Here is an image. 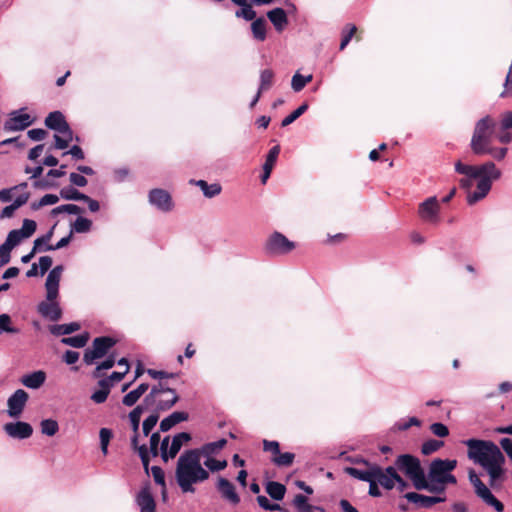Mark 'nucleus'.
Here are the masks:
<instances>
[{
    "label": "nucleus",
    "mask_w": 512,
    "mask_h": 512,
    "mask_svg": "<svg viewBox=\"0 0 512 512\" xmlns=\"http://www.w3.org/2000/svg\"><path fill=\"white\" fill-rule=\"evenodd\" d=\"M457 467L456 459H434L429 465L428 476L430 480L438 483L456 484L457 480L451 472Z\"/></svg>",
    "instance_id": "obj_7"
},
{
    "label": "nucleus",
    "mask_w": 512,
    "mask_h": 512,
    "mask_svg": "<svg viewBox=\"0 0 512 512\" xmlns=\"http://www.w3.org/2000/svg\"><path fill=\"white\" fill-rule=\"evenodd\" d=\"M3 431L13 439H28L33 434L32 426L23 421L8 422L3 425Z\"/></svg>",
    "instance_id": "obj_15"
},
{
    "label": "nucleus",
    "mask_w": 512,
    "mask_h": 512,
    "mask_svg": "<svg viewBox=\"0 0 512 512\" xmlns=\"http://www.w3.org/2000/svg\"><path fill=\"white\" fill-rule=\"evenodd\" d=\"M80 329V324L77 322H72L69 324H60L53 325L50 327V332L55 336L68 335L72 332L78 331Z\"/></svg>",
    "instance_id": "obj_32"
},
{
    "label": "nucleus",
    "mask_w": 512,
    "mask_h": 512,
    "mask_svg": "<svg viewBox=\"0 0 512 512\" xmlns=\"http://www.w3.org/2000/svg\"><path fill=\"white\" fill-rule=\"evenodd\" d=\"M148 388V384H140L136 389L130 391L123 397L122 403L127 407L133 406L140 399V397L148 390Z\"/></svg>",
    "instance_id": "obj_29"
},
{
    "label": "nucleus",
    "mask_w": 512,
    "mask_h": 512,
    "mask_svg": "<svg viewBox=\"0 0 512 512\" xmlns=\"http://www.w3.org/2000/svg\"><path fill=\"white\" fill-rule=\"evenodd\" d=\"M67 124L64 115L60 111L49 113L45 119V125L56 132L60 131Z\"/></svg>",
    "instance_id": "obj_25"
},
{
    "label": "nucleus",
    "mask_w": 512,
    "mask_h": 512,
    "mask_svg": "<svg viewBox=\"0 0 512 512\" xmlns=\"http://www.w3.org/2000/svg\"><path fill=\"white\" fill-rule=\"evenodd\" d=\"M160 434L153 433L150 437V452L155 457L159 454L158 445L160 443Z\"/></svg>",
    "instance_id": "obj_61"
},
{
    "label": "nucleus",
    "mask_w": 512,
    "mask_h": 512,
    "mask_svg": "<svg viewBox=\"0 0 512 512\" xmlns=\"http://www.w3.org/2000/svg\"><path fill=\"white\" fill-rule=\"evenodd\" d=\"M266 492L269 494L271 498L274 500H282L286 493V487L276 481H269L266 484Z\"/></svg>",
    "instance_id": "obj_31"
},
{
    "label": "nucleus",
    "mask_w": 512,
    "mask_h": 512,
    "mask_svg": "<svg viewBox=\"0 0 512 512\" xmlns=\"http://www.w3.org/2000/svg\"><path fill=\"white\" fill-rule=\"evenodd\" d=\"M457 173L464 175L459 183L467 191V203L474 205L487 196L492 182L501 177V171L496 165L488 161L482 165H468L461 161L455 163Z\"/></svg>",
    "instance_id": "obj_2"
},
{
    "label": "nucleus",
    "mask_w": 512,
    "mask_h": 512,
    "mask_svg": "<svg viewBox=\"0 0 512 512\" xmlns=\"http://www.w3.org/2000/svg\"><path fill=\"white\" fill-rule=\"evenodd\" d=\"M306 84L302 79V75L299 73H295L291 80V87L295 92H300Z\"/></svg>",
    "instance_id": "obj_60"
},
{
    "label": "nucleus",
    "mask_w": 512,
    "mask_h": 512,
    "mask_svg": "<svg viewBox=\"0 0 512 512\" xmlns=\"http://www.w3.org/2000/svg\"><path fill=\"white\" fill-rule=\"evenodd\" d=\"M89 336L87 333L76 335L72 337H66L61 340V342L65 345H69L75 348H82L88 342Z\"/></svg>",
    "instance_id": "obj_38"
},
{
    "label": "nucleus",
    "mask_w": 512,
    "mask_h": 512,
    "mask_svg": "<svg viewBox=\"0 0 512 512\" xmlns=\"http://www.w3.org/2000/svg\"><path fill=\"white\" fill-rule=\"evenodd\" d=\"M191 436L189 433L181 432L176 434L171 441V444L169 446V452L168 455H170V459L174 458L178 452L180 451L183 444L190 441Z\"/></svg>",
    "instance_id": "obj_27"
},
{
    "label": "nucleus",
    "mask_w": 512,
    "mask_h": 512,
    "mask_svg": "<svg viewBox=\"0 0 512 512\" xmlns=\"http://www.w3.org/2000/svg\"><path fill=\"white\" fill-rule=\"evenodd\" d=\"M101 451L104 455L108 453V445L112 438V431L108 428H101L99 432Z\"/></svg>",
    "instance_id": "obj_46"
},
{
    "label": "nucleus",
    "mask_w": 512,
    "mask_h": 512,
    "mask_svg": "<svg viewBox=\"0 0 512 512\" xmlns=\"http://www.w3.org/2000/svg\"><path fill=\"white\" fill-rule=\"evenodd\" d=\"M195 184L202 190L203 194L208 198H212L221 192V186L217 183L208 184L204 180H198L195 182Z\"/></svg>",
    "instance_id": "obj_34"
},
{
    "label": "nucleus",
    "mask_w": 512,
    "mask_h": 512,
    "mask_svg": "<svg viewBox=\"0 0 512 512\" xmlns=\"http://www.w3.org/2000/svg\"><path fill=\"white\" fill-rule=\"evenodd\" d=\"M13 249L4 242L0 245V266H4L9 263L11 259V251Z\"/></svg>",
    "instance_id": "obj_57"
},
{
    "label": "nucleus",
    "mask_w": 512,
    "mask_h": 512,
    "mask_svg": "<svg viewBox=\"0 0 512 512\" xmlns=\"http://www.w3.org/2000/svg\"><path fill=\"white\" fill-rule=\"evenodd\" d=\"M27 135L33 141H41L46 137L47 132L44 129L37 128L29 130Z\"/></svg>",
    "instance_id": "obj_62"
},
{
    "label": "nucleus",
    "mask_w": 512,
    "mask_h": 512,
    "mask_svg": "<svg viewBox=\"0 0 512 512\" xmlns=\"http://www.w3.org/2000/svg\"><path fill=\"white\" fill-rule=\"evenodd\" d=\"M257 502L261 508L268 511H278L281 510L279 504H273L269 501V499L263 495H259L257 497Z\"/></svg>",
    "instance_id": "obj_54"
},
{
    "label": "nucleus",
    "mask_w": 512,
    "mask_h": 512,
    "mask_svg": "<svg viewBox=\"0 0 512 512\" xmlns=\"http://www.w3.org/2000/svg\"><path fill=\"white\" fill-rule=\"evenodd\" d=\"M52 258L50 256H42L39 258V267L41 275H44L52 266Z\"/></svg>",
    "instance_id": "obj_63"
},
{
    "label": "nucleus",
    "mask_w": 512,
    "mask_h": 512,
    "mask_svg": "<svg viewBox=\"0 0 512 512\" xmlns=\"http://www.w3.org/2000/svg\"><path fill=\"white\" fill-rule=\"evenodd\" d=\"M177 401L178 396L175 390L166 388L162 384L154 386L144 399L147 406L161 411L170 409Z\"/></svg>",
    "instance_id": "obj_6"
},
{
    "label": "nucleus",
    "mask_w": 512,
    "mask_h": 512,
    "mask_svg": "<svg viewBox=\"0 0 512 512\" xmlns=\"http://www.w3.org/2000/svg\"><path fill=\"white\" fill-rule=\"evenodd\" d=\"M294 243L288 240L283 234L275 232L267 240L265 250L271 255L286 254L293 250Z\"/></svg>",
    "instance_id": "obj_13"
},
{
    "label": "nucleus",
    "mask_w": 512,
    "mask_h": 512,
    "mask_svg": "<svg viewBox=\"0 0 512 512\" xmlns=\"http://www.w3.org/2000/svg\"><path fill=\"white\" fill-rule=\"evenodd\" d=\"M33 123L31 116L18 111L12 112L11 117L4 123L6 131H21Z\"/></svg>",
    "instance_id": "obj_18"
},
{
    "label": "nucleus",
    "mask_w": 512,
    "mask_h": 512,
    "mask_svg": "<svg viewBox=\"0 0 512 512\" xmlns=\"http://www.w3.org/2000/svg\"><path fill=\"white\" fill-rule=\"evenodd\" d=\"M1 332H7V333H18L19 330L11 326V318L8 314H1L0 315V333Z\"/></svg>",
    "instance_id": "obj_51"
},
{
    "label": "nucleus",
    "mask_w": 512,
    "mask_h": 512,
    "mask_svg": "<svg viewBox=\"0 0 512 512\" xmlns=\"http://www.w3.org/2000/svg\"><path fill=\"white\" fill-rule=\"evenodd\" d=\"M158 422V415L152 414L149 417H147L142 425L143 433L145 436H148L149 433L152 431V429L155 427V425Z\"/></svg>",
    "instance_id": "obj_56"
},
{
    "label": "nucleus",
    "mask_w": 512,
    "mask_h": 512,
    "mask_svg": "<svg viewBox=\"0 0 512 512\" xmlns=\"http://www.w3.org/2000/svg\"><path fill=\"white\" fill-rule=\"evenodd\" d=\"M216 488L221 494L222 498L227 500L231 505H238L240 503V496L236 492V488L228 479L219 477L216 483Z\"/></svg>",
    "instance_id": "obj_17"
},
{
    "label": "nucleus",
    "mask_w": 512,
    "mask_h": 512,
    "mask_svg": "<svg viewBox=\"0 0 512 512\" xmlns=\"http://www.w3.org/2000/svg\"><path fill=\"white\" fill-rule=\"evenodd\" d=\"M63 270V266L58 265L49 272L45 282L46 301H43L38 305V312L43 317L48 318L51 321L59 320L62 315L61 308L56 299L59 293V283Z\"/></svg>",
    "instance_id": "obj_4"
},
{
    "label": "nucleus",
    "mask_w": 512,
    "mask_h": 512,
    "mask_svg": "<svg viewBox=\"0 0 512 512\" xmlns=\"http://www.w3.org/2000/svg\"><path fill=\"white\" fill-rule=\"evenodd\" d=\"M98 384L100 388L92 393L91 400L96 404H101L106 401L112 384L109 382V380H100Z\"/></svg>",
    "instance_id": "obj_28"
},
{
    "label": "nucleus",
    "mask_w": 512,
    "mask_h": 512,
    "mask_svg": "<svg viewBox=\"0 0 512 512\" xmlns=\"http://www.w3.org/2000/svg\"><path fill=\"white\" fill-rule=\"evenodd\" d=\"M45 380L46 373L42 370H38L22 376L20 381L29 389H39L45 383Z\"/></svg>",
    "instance_id": "obj_20"
},
{
    "label": "nucleus",
    "mask_w": 512,
    "mask_h": 512,
    "mask_svg": "<svg viewBox=\"0 0 512 512\" xmlns=\"http://www.w3.org/2000/svg\"><path fill=\"white\" fill-rule=\"evenodd\" d=\"M116 341L111 337L95 338L91 348L85 350L83 360L87 365H91L95 360L106 355L110 348L115 345Z\"/></svg>",
    "instance_id": "obj_9"
},
{
    "label": "nucleus",
    "mask_w": 512,
    "mask_h": 512,
    "mask_svg": "<svg viewBox=\"0 0 512 512\" xmlns=\"http://www.w3.org/2000/svg\"><path fill=\"white\" fill-rule=\"evenodd\" d=\"M356 30L357 28L355 25L348 24L345 26L343 30V37L340 43V50H343L348 45Z\"/></svg>",
    "instance_id": "obj_50"
},
{
    "label": "nucleus",
    "mask_w": 512,
    "mask_h": 512,
    "mask_svg": "<svg viewBox=\"0 0 512 512\" xmlns=\"http://www.w3.org/2000/svg\"><path fill=\"white\" fill-rule=\"evenodd\" d=\"M188 419V414L185 412H173L168 417L164 418L160 423V429L163 432L170 430L176 424Z\"/></svg>",
    "instance_id": "obj_26"
},
{
    "label": "nucleus",
    "mask_w": 512,
    "mask_h": 512,
    "mask_svg": "<svg viewBox=\"0 0 512 512\" xmlns=\"http://www.w3.org/2000/svg\"><path fill=\"white\" fill-rule=\"evenodd\" d=\"M443 444L442 441L431 439L422 444L421 451L424 455H430L440 449Z\"/></svg>",
    "instance_id": "obj_47"
},
{
    "label": "nucleus",
    "mask_w": 512,
    "mask_h": 512,
    "mask_svg": "<svg viewBox=\"0 0 512 512\" xmlns=\"http://www.w3.org/2000/svg\"><path fill=\"white\" fill-rule=\"evenodd\" d=\"M268 19L272 22L275 29L281 32L288 24L286 12L282 8H275L267 13Z\"/></svg>",
    "instance_id": "obj_24"
},
{
    "label": "nucleus",
    "mask_w": 512,
    "mask_h": 512,
    "mask_svg": "<svg viewBox=\"0 0 512 512\" xmlns=\"http://www.w3.org/2000/svg\"><path fill=\"white\" fill-rule=\"evenodd\" d=\"M40 429L42 434L52 437L58 432L59 425L54 419H44L40 422Z\"/></svg>",
    "instance_id": "obj_36"
},
{
    "label": "nucleus",
    "mask_w": 512,
    "mask_h": 512,
    "mask_svg": "<svg viewBox=\"0 0 512 512\" xmlns=\"http://www.w3.org/2000/svg\"><path fill=\"white\" fill-rule=\"evenodd\" d=\"M423 487L419 483H415V488L418 490H428L432 493H444L446 488V483H438L429 479V476L424 475L422 479Z\"/></svg>",
    "instance_id": "obj_30"
},
{
    "label": "nucleus",
    "mask_w": 512,
    "mask_h": 512,
    "mask_svg": "<svg viewBox=\"0 0 512 512\" xmlns=\"http://www.w3.org/2000/svg\"><path fill=\"white\" fill-rule=\"evenodd\" d=\"M176 482L183 493H194L195 486L209 479L196 451L187 450L180 455L175 469Z\"/></svg>",
    "instance_id": "obj_3"
},
{
    "label": "nucleus",
    "mask_w": 512,
    "mask_h": 512,
    "mask_svg": "<svg viewBox=\"0 0 512 512\" xmlns=\"http://www.w3.org/2000/svg\"><path fill=\"white\" fill-rule=\"evenodd\" d=\"M152 476L154 481L163 487V494H165V475L164 471L159 466H153L151 468Z\"/></svg>",
    "instance_id": "obj_55"
},
{
    "label": "nucleus",
    "mask_w": 512,
    "mask_h": 512,
    "mask_svg": "<svg viewBox=\"0 0 512 512\" xmlns=\"http://www.w3.org/2000/svg\"><path fill=\"white\" fill-rule=\"evenodd\" d=\"M440 203L435 196L427 198L419 205V217L428 223L439 221Z\"/></svg>",
    "instance_id": "obj_14"
},
{
    "label": "nucleus",
    "mask_w": 512,
    "mask_h": 512,
    "mask_svg": "<svg viewBox=\"0 0 512 512\" xmlns=\"http://www.w3.org/2000/svg\"><path fill=\"white\" fill-rule=\"evenodd\" d=\"M115 364V358L114 356H110L108 357L105 361H103L102 363H100L97 367H96V370H95V373H94V376L95 377H99L100 374L99 372L101 370H108L110 368H112Z\"/></svg>",
    "instance_id": "obj_59"
},
{
    "label": "nucleus",
    "mask_w": 512,
    "mask_h": 512,
    "mask_svg": "<svg viewBox=\"0 0 512 512\" xmlns=\"http://www.w3.org/2000/svg\"><path fill=\"white\" fill-rule=\"evenodd\" d=\"M502 130L512 129V111L503 113L501 117Z\"/></svg>",
    "instance_id": "obj_64"
},
{
    "label": "nucleus",
    "mask_w": 512,
    "mask_h": 512,
    "mask_svg": "<svg viewBox=\"0 0 512 512\" xmlns=\"http://www.w3.org/2000/svg\"><path fill=\"white\" fill-rule=\"evenodd\" d=\"M59 201V197L57 195H54V194H46L44 195L38 203H33L32 204V208L33 209H38L40 207H43V206H47V205H54L56 204L57 202Z\"/></svg>",
    "instance_id": "obj_53"
},
{
    "label": "nucleus",
    "mask_w": 512,
    "mask_h": 512,
    "mask_svg": "<svg viewBox=\"0 0 512 512\" xmlns=\"http://www.w3.org/2000/svg\"><path fill=\"white\" fill-rule=\"evenodd\" d=\"M227 441L225 439H220L215 442L207 443L198 449H191L190 451H196L197 456L201 459L202 457L208 458L213 457L218 451L223 449L226 445Z\"/></svg>",
    "instance_id": "obj_21"
},
{
    "label": "nucleus",
    "mask_w": 512,
    "mask_h": 512,
    "mask_svg": "<svg viewBox=\"0 0 512 512\" xmlns=\"http://www.w3.org/2000/svg\"><path fill=\"white\" fill-rule=\"evenodd\" d=\"M252 33L255 39L264 41L266 38V21L263 18L254 20L251 24Z\"/></svg>",
    "instance_id": "obj_35"
},
{
    "label": "nucleus",
    "mask_w": 512,
    "mask_h": 512,
    "mask_svg": "<svg viewBox=\"0 0 512 512\" xmlns=\"http://www.w3.org/2000/svg\"><path fill=\"white\" fill-rule=\"evenodd\" d=\"M430 430L434 435L441 438L446 437L449 434L447 426L442 423H433L430 426Z\"/></svg>",
    "instance_id": "obj_58"
},
{
    "label": "nucleus",
    "mask_w": 512,
    "mask_h": 512,
    "mask_svg": "<svg viewBox=\"0 0 512 512\" xmlns=\"http://www.w3.org/2000/svg\"><path fill=\"white\" fill-rule=\"evenodd\" d=\"M60 195L62 198L66 200L84 201V199H86L85 194L79 192L74 188H63L60 191Z\"/></svg>",
    "instance_id": "obj_44"
},
{
    "label": "nucleus",
    "mask_w": 512,
    "mask_h": 512,
    "mask_svg": "<svg viewBox=\"0 0 512 512\" xmlns=\"http://www.w3.org/2000/svg\"><path fill=\"white\" fill-rule=\"evenodd\" d=\"M53 230H54V227L49 232H47L45 235H43L42 237L37 238L34 241V250L45 251L44 248L46 246H50L49 242L52 239Z\"/></svg>",
    "instance_id": "obj_48"
},
{
    "label": "nucleus",
    "mask_w": 512,
    "mask_h": 512,
    "mask_svg": "<svg viewBox=\"0 0 512 512\" xmlns=\"http://www.w3.org/2000/svg\"><path fill=\"white\" fill-rule=\"evenodd\" d=\"M241 9L236 11L235 15L238 18H243L247 21L253 20L256 16V12L253 10L252 6L249 3H246L245 6H240Z\"/></svg>",
    "instance_id": "obj_52"
},
{
    "label": "nucleus",
    "mask_w": 512,
    "mask_h": 512,
    "mask_svg": "<svg viewBox=\"0 0 512 512\" xmlns=\"http://www.w3.org/2000/svg\"><path fill=\"white\" fill-rule=\"evenodd\" d=\"M274 73L270 69H265L260 74V86L258 91L263 92L268 90L273 84Z\"/></svg>",
    "instance_id": "obj_39"
},
{
    "label": "nucleus",
    "mask_w": 512,
    "mask_h": 512,
    "mask_svg": "<svg viewBox=\"0 0 512 512\" xmlns=\"http://www.w3.org/2000/svg\"><path fill=\"white\" fill-rule=\"evenodd\" d=\"M203 464L205 467L212 472L224 470L227 467L226 460H216L213 457L205 458Z\"/></svg>",
    "instance_id": "obj_41"
},
{
    "label": "nucleus",
    "mask_w": 512,
    "mask_h": 512,
    "mask_svg": "<svg viewBox=\"0 0 512 512\" xmlns=\"http://www.w3.org/2000/svg\"><path fill=\"white\" fill-rule=\"evenodd\" d=\"M395 468L404 472L411 479L414 486L415 483H419L423 487L422 479L425 473L418 458L409 454L400 455L395 461Z\"/></svg>",
    "instance_id": "obj_8"
},
{
    "label": "nucleus",
    "mask_w": 512,
    "mask_h": 512,
    "mask_svg": "<svg viewBox=\"0 0 512 512\" xmlns=\"http://www.w3.org/2000/svg\"><path fill=\"white\" fill-rule=\"evenodd\" d=\"M29 395L23 389H17L7 399V410L6 413L10 418L18 419L21 417L26 404L28 402Z\"/></svg>",
    "instance_id": "obj_11"
},
{
    "label": "nucleus",
    "mask_w": 512,
    "mask_h": 512,
    "mask_svg": "<svg viewBox=\"0 0 512 512\" xmlns=\"http://www.w3.org/2000/svg\"><path fill=\"white\" fill-rule=\"evenodd\" d=\"M37 224L34 220L25 219L22 224L21 229H15L8 233L5 243L10 248L14 249L17 245H19L24 239L29 238L36 231Z\"/></svg>",
    "instance_id": "obj_12"
},
{
    "label": "nucleus",
    "mask_w": 512,
    "mask_h": 512,
    "mask_svg": "<svg viewBox=\"0 0 512 512\" xmlns=\"http://www.w3.org/2000/svg\"><path fill=\"white\" fill-rule=\"evenodd\" d=\"M397 471L394 466H389L385 469L376 465L374 467V480L386 490L395 488V479Z\"/></svg>",
    "instance_id": "obj_16"
},
{
    "label": "nucleus",
    "mask_w": 512,
    "mask_h": 512,
    "mask_svg": "<svg viewBox=\"0 0 512 512\" xmlns=\"http://www.w3.org/2000/svg\"><path fill=\"white\" fill-rule=\"evenodd\" d=\"M295 455L290 452L280 453L276 454L273 458V462L281 467H288L290 466L294 461Z\"/></svg>",
    "instance_id": "obj_43"
},
{
    "label": "nucleus",
    "mask_w": 512,
    "mask_h": 512,
    "mask_svg": "<svg viewBox=\"0 0 512 512\" xmlns=\"http://www.w3.org/2000/svg\"><path fill=\"white\" fill-rule=\"evenodd\" d=\"M148 202L157 210L167 213L173 210L174 202L171 194L162 188H154L149 191Z\"/></svg>",
    "instance_id": "obj_10"
},
{
    "label": "nucleus",
    "mask_w": 512,
    "mask_h": 512,
    "mask_svg": "<svg viewBox=\"0 0 512 512\" xmlns=\"http://www.w3.org/2000/svg\"><path fill=\"white\" fill-rule=\"evenodd\" d=\"M494 128L495 121L489 116L480 119L476 123L471 139V149L476 155L492 153L490 143L494 134Z\"/></svg>",
    "instance_id": "obj_5"
},
{
    "label": "nucleus",
    "mask_w": 512,
    "mask_h": 512,
    "mask_svg": "<svg viewBox=\"0 0 512 512\" xmlns=\"http://www.w3.org/2000/svg\"><path fill=\"white\" fill-rule=\"evenodd\" d=\"M131 446L132 448L138 452L142 464L146 470H148L149 465V456H148V450L146 448V445H139L138 443V432L134 433V436L131 439Z\"/></svg>",
    "instance_id": "obj_33"
},
{
    "label": "nucleus",
    "mask_w": 512,
    "mask_h": 512,
    "mask_svg": "<svg viewBox=\"0 0 512 512\" xmlns=\"http://www.w3.org/2000/svg\"><path fill=\"white\" fill-rule=\"evenodd\" d=\"M279 153H280L279 145L272 147L266 157V161L263 165V168H268V169L272 170L276 163Z\"/></svg>",
    "instance_id": "obj_49"
},
{
    "label": "nucleus",
    "mask_w": 512,
    "mask_h": 512,
    "mask_svg": "<svg viewBox=\"0 0 512 512\" xmlns=\"http://www.w3.org/2000/svg\"><path fill=\"white\" fill-rule=\"evenodd\" d=\"M404 497L409 502L416 504L418 507L421 508H430L437 503L444 502L446 499L445 497L425 496L415 492L406 493Z\"/></svg>",
    "instance_id": "obj_19"
},
{
    "label": "nucleus",
    "mask_w": 512,
    "mask_h": 512,
    "mask_svg": "<svg viewBox=\"0 0 512 512\" xmlns=\"http://www.w3.org/2000/svg\"><path fill=\"white\" fill-rule=\"evenodd\" d=\"M308 109V104L303 103L300 105L296 110H294L291 114H289L287 117H285L282 120V127H286L290 124H292L296 119H298L306 110Z\"/></svg>",
    "instance_id": "obj_42"
},
{
    "label": "nucleus",
    "mask_w": 512,
    "mask_h": 512,
    "mask_svg": "<svg viewBox=\"0 0 512 512\" xmlns=\"http://www.w3.org/2000/svg\"><path fill=\"white\" fill-rule=\"evenodd\" d=\"M364 463L367 466V469L365 470L357 469L354 467H346L345 472L356 479L369 482L373 478L374 467L376 464H370L367 461H364Z\"/></svg>",
    "instance_id": "obj_23"
},
{
    "label": "nucleus",
    "mask_w": 512,
    "mask_h": 512,
    "mask_svg": "<svg viewBox=\"0 0 512 512\" xmlns=\"http://www.w3.org/2000/svg\"><path fill=\"white\" fill-rule=\"evenodd\" d=\"M293 504L298 512H313L315 509H318L310 505L307 497L302 494H297L294 497Z\"/></svg>",
    "instance_id": "obj_37"
},
{
    "label": "nucleus",
    "mask_w": 512,
    "mask_h": 512,
    "mask_svg": "<svg viewBox=\"0 0 512 512\" xmlns=\"http://www.w3.org/2000/svg\"><path fill=\"white\" fill-rule=\"evenodd\" d=\"M467 447V456L483 469L488 478L484 483L474 470L468 474L475 495L496 512L504 511V504L496 498L492 490H499L507 480L506 458L494 442L489 440L468 439L463 441Z\"/></svg>",
    "instance_id": "obj_1"
},
{
    "label": "nucleus",
    "mask_w": 512,
    "mask_h": 512,
    "mask_svg": "<svg viewBox=\"0 0 512 512\" xmlns=\"http://www.w3.org/2000/svg\"><path fill=\"white\" fill-rule=\"evenodd\" d=\"M143 411V407L139 405L129 413V419L134 433H137L139 430L140 418Z\"/></svg>",
    "instance_id": "obj_45"
},
{
    "label": "nucleus",
    "mask_w": 512,
    "mask_h": 512,
    "mask_svg": "<svg viewBox=\"0 0 512 512\" xmlns=\"http://www.w3.org/2000/svg\"><path fill=\"white\" fill-rule=\"evenodd\" d=\"M92 222L84 217H78L72 225V232L86 233L90 231Z\"/></svg>",
    "instance_id": "obj_40"
},
{
    "label": "nucleus",
    "mask_w": 512,
    "mask_h": 512,
    "mask_svg": "<svg viewBox=\"0 0 512 512\" xmlns=\"http://www.w3.org/2000/svg\"><path fill=\"white\" fill-rule=\"evenodd\" d=\"M140 512H155V501L148 488L142 489L137 495Z\"/></svg>",
    "instance_id": "obj_22"
}]
</instances>
